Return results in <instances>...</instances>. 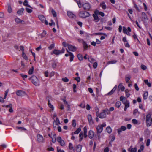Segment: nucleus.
Here are the masks:
<instances>
[{
  "mask_svg": "<svg viewBox=\"0 0 152 152\" xmlns=\"http://www.w3.org/2000/svg\"><path fill=\"white\" fill-rule=\"evenodd\" d=\"M117 88V86H115V87L113 88V89L110 92H109L107 94V95H112L115 91Z\"/></svg>",
  "mask_w": 152,
  "mask_h": 152,
  "instance_id": "nucleus-10",
  "label": "nucleus"
},
{
  "mask_svg": "<svg viewBox=\"0 0 152 152\" xmlns=\"http://www.w3.org/2000/svg\"><path fill=\"white\" fill-rule=\"evenodd\" d=\"M67 14L68 16L70 18H73L75 16V15L70 11H68L67 12Z\"/></svg>",
  "mask_w": 152,
  "mask_h": 152,
  "instance_id": "nucleus-15",
  "label": "nucleus"
},
{
  "mask_svg": "<svg viewBox=\"0 0 152 152\" xmlns=\"http://www.w3.org/2000/svg\"><path fill=\"white\" fill-rule=\"evenodd\" d=\"M16 94L19 96H22L26 95V93L24 91L19 90L16 91Z\"/></svg>",
  "mask_w": 152,
  "mask_h": 152,
  "instance_id": "nucleus-5",
  "label": "nucleus"
},
{
  "mask_svg": "<svg viewBox=\"0 0 152 152\" xmlns=\"http://www.w3.org/2000/svg\"><path fill=\"white\" fill-rule=\"evenodd\" d=\"M77 57L78 59L80 61H82L83 60V57L82 55L80 54H79L77 55Z\"/></svg>",
  "mask_w": 152,
  "mask_h": 152,
  "instance_id": "nucleus-35",
  "label": "nucleus"
},
{
  "mask_svg": "<svg viewBox=\"0 0 152 152\" xmlns=\"http://www.w3.org/2000/svg\"><path fill=\"white\" fill-rule=\"evenodd\" d=\"M106 130L108 133H110L112 132V129L110 126H108L106 128Z\"/></svg>",
  "mask_w": 152,
  "mask_h": 152,
  "instance_id": "nucleus-32",
  "label": "nucleus"
},
{
  "mask_svg": "<svg viewBox=\"0 0 152 152\" xmlns=\"http://www.w3.org/2000/svg\"><path fill=\"white\" fill-rule=\"evenodd\" d=\"M97 62H95L93 63V67L94 69H96L97 67Z\"/></svg>",
  "mask_w": 152,
  "mask_h": 152,
  "instance_id": "nucleus-53",
  "label": "nucleus"
},
{
  "mask_svg": "<svg viewBox=\"0 0 152 152\" xmlns=\"http://www.w3.org/2000/svg\"><path fill=\"white\" fill-rule=\"evenodd\" d=\"M88 120L90 124H93V121L92 120V118L91 115L89 114L88 116Z\"/></svg>",
  "mask_w": 152,
  "mask_h": 152,
  "instance_id": "nucleus-16",
  "label": "nucleus"
},
{
  "mask_svg": "<svg viewBox=\"0 0 152 152\" xmlns=\"http://www.w3.org/2000/svg\"><path fill=\"white\" fill-rule=\"evenodd\" d=\"M79 15L80 18H85L90 16V14L88 12L81 11L80 12Z\"/></svg>",
  "mask_w": 152,
  "mask_h": 152,
  "instance_id": "nucleus-2",
  "label": "nucleus"
},
{
  "mask_svg": "<svg viewBox=\"0 0 152 152\" xmlns=\"http://www.w3.org/2000/svg\"><path fill=\"white\" fill-rule=\"evenodd\" d=\"M82 44L84 49L86 50H87L88 46V45L87 44L86 42L83 41L82 42Z\"/></svg>",
  "mask_w": 152,
  "mask_h": 152,
  "instance_id": "nucleus-18",
  "label": "nucleus"
},
{
  "mask_svg": "<svg viewBox=\"0 0 152 152\" xmlns=\"http://www.w3.org/2000/svg\"><path fill=\"white\" fill-rule=\"evenodd\" d=\"M132 123L134 124H136L138 123L137 121L135 119H133L132 120Z\"/></svg>",
  "mask_w": 152,
  "mask_h": 152,
  "instance_id": "nucleus-56",
  "label": "nucleus"
},
{
  "mask_svg": "<svg viewBox=\"0 0 152 152\" xmlns=\"http://www.w3.org/2000/svg\"><path fill=\"white\" fill-rule=\"evenodd\" d=\"M95 110H96V116H97V115H98V114H99V109L97 107H95Z\"/></svg>",
  "mask_w": 152,
  "mask_h": 152,
  "instance_id": "nucleus-50",
  "label": "nucleus"
},
{
  "mask_svg": "<svg viewBox=\"0 0 152 152\" xmlns=\"http://www.w3.org/2000/svg\"><path fill=\"white\" fill-rule=\"evenodd\" d=\"M130 76L129 75H127L125 77L126 81L127 83L129 82V81L130 79Z\"/></svg>",
  "mask_w": 152,
  "mask_h": 152,
  "instance_id": "nucleus-28",
  "label": "nucleus"
},
{
  "mask_svg": "<svg viewBox=\"0 0 152 152\" xmlns=\"http://www.w3.org/2000/svg\"><path fill=\"white\" fill-rule=\"evenodd\" d=\"M60 145L62 146H64L65 145V142L63 140H62L60 142H59Z\"/></svg>",
  "mask_w": 152,
  "mask_h": 152,
  "instance_id": "nucleus-51",
  "label": "nucleus"
},
{
  "mask_svg": "<svg viewBox=\"0 0 152 152\" xmlns=\"http://www.w3.org/2000/svg\"><path fill=\"white\" fill-rule=\"evenodd\" d=\"M48 104L49 107L51 109L52 111H53L54 110V107L50 103L49 100H48Z\"/></svg>",
  "mask_w": 152,
  "mask_h": 152,
  "instance_id": "nucleus-29",
  "label": "nucleus"
},
{
  "mask_svg": "<svg viewBox=\"0 0 152 152\" xmlns=\"http://www.w3.org/2000/svg\"><path fill=\"white\" fill-rule=\"evenodd\" d=\"M104 2H103L102 3L100 4V5L102 7L104 10L106 8V6L105 4H104Z\"/></svg>",
  "mask_w": 152,
  "mask_h": 152,
  "instance_id": "nucleus-37",
  "label": "nucleus"
},
{
  "mask_svg": "<svg viewBox=\"0 0 152 152\" xmlns=\"http://www.w3.org/2000/svg\"><path fill=\"white\" fill-rule=\"evenodd\" d=\"M99 12V10H96L94 11V13L93 15L94 20L95 22H98L100 20V18H99L98 16Z\"/></svg>",
  "mask_w": 152,
  "mask_h": 152,
  "instance_id": "nucleus-3",
  "label": "nucleus"
},
{
  "mask_svg": "<svg viewBox=\"0 0 152 152\" xmlns=\"http://www.w3.org/2000/svg\"><path fill=\"white\" fill-rule=\"evenodd\" d=\"M73 91L74 92H76V91L75 90L76 88V85L75 84H73Z\"/></svg>",
  "mask_w": 152,
  "mask_h": 152,
  "instance_id": "nucleus-55",
  "label": "nucleus"
},
{
  "mask_svg": "<svg viewBox=\"0 0 152 152\" xmlns=\"http://www.w3.org/2000/svg\"><path fill=\"white\" fill-rule=\"evenodd\" d=\"M29 80H31V82L35 86H39V82L37 77L33 75L29 79Z\"/></svg>",
  "mask_w": 152,
  "mask_h": 152,
  "instance_id": "nucleus-1",
  "label": "nucleus"
},
{
  "mask_svg": "<svg viewBox=\"0 0 152 152\" xmlns=\"http://www.w3.org/2000/svg\"><path fill=\"white\" fill-rule=\"evenodd\" d=\"M125 100V102H126V101H128L127 100L126 98V97H124L123 96H121L120 98V100Z\"/></svg>",
  "mask_w": 152,
  "mask_h": 152,
  "instance_id": "nucleus-40",
  "label": "nucleus"
},
{
  "mask_svg": "<svg viewBox=\"0 0 152 152\" xmlns=\"http://www.w3.org/2000/svg\"><path fill=\"white\" fill-rule=\"evenodd\" d=\"M123 32L124 33H126L127 32V29L125 27H123Z\"/></svg>",
  "mask_w": 152,
  "mask_h": 152,
  "instance_id": "nucleus-59",
  "label": "nucleus"
},
{
  "mask_svg": "<svg viewBox=\"0 0 152 152\" xmlns=\"http://www.w3.org/2000/svg\"><path fill=\"white\" fill-rule=\"evenodd\" d=\"M37 141L39 142H44V139L43 137L40 134L37 135Z\"/></svg>",
  "mask_w": 152,
  "mask_h": 152,
  "instance_id": "nucleus-6",
  "label": "nucleus"
},
{
  "mask_svg": "<svg viewBox=\"0 0 152 152\" xmlns=\"http://www.w3.org/2000/svg\"><path fill=\"white\" fill-rule=\"evenodd\" d=\"M94 133L93 131L90 130L88 132V137L90 139H92L94 136Z\"/></svg>",
  "mask_w": 152,
  "mask_h": 152,
  "instance_id": "nucleus-14",
  "label": "nucleus"
},
{
  "mask_svg": "<svg viewBox=\"0 0 152 152\" xmlns=\"http://www.w3.org/2000/svg\"><path fill=\"white\" fill-rule=\"evenodd\" d=\"M82 7L84 10L88 11L91 8V6L89 3H86L83 4Z\"/></svg>",
  "mask_w": 152,
  "mask_h": 152,
  "instance_id": "nucleus-4",
  "label": "nucleus"
},
{
  "mask_svg": "<svg viewBox=\"0 0 152 152\" xmlns=\"http://www.w3.org/2000/svg\"><path fill=\"white\" fill-rule=\"evenodd\" d=\"M53 54H54L56 55H58L60 54V53L59 50L54 49L53 51V53H51V54L52 55Z\"/></svg>",
  "mask_w": 152,
  "mask_h": 152,
  "instance_id": "nucleus-20",
  "label": "nucleus"
},
{
  "mask_svg": "<svg viewBox=\"0 0 152 152\" xmlns=\"http://www.w3.org/2000/svg\"><path fill=\"white\" fill-rule=\"evenodd\" d=\"M82 145L80 144L76 145V150L77 152H80L82 148Z\"/></svg>",
  "mask_w": 152,
  "mask_h": 152,
  "instance_id": "nucleus-13",
  "label": "nucleus"
},
{
  "mask_svg": "<svg viewBox=\"0 0 152 152\" xmlns=\"http://www.w3.org/2000/svg\"><path fill=\"white\" fill-rule=\"evenodd\" d=\"M126 128L124 126H122L120 129H118V133L120 134L122 132V131H124L126 130Z\"/></svg>",
  "mask_w": 152,
  "mask_h": 152,
  "instance_id": "nucleus-12",
  "label": "nucleus"
},
{
  "mask_svg": "<svg viewBox=\"0 0 152 152\" xmlns=\"http://www.w3.org/2000/svg\"><path fill=\"white\" fill-rule=\"evenodd\" d=\"M151 117V115L149 113L146 116V121H150Z\"/></svg>",
  "mask_w": 152,
  "mask_h": 152,
  "instance_id": "nucleus-31",
  "label": "nucleus"
},
{
  "mask_svg": "<svg viewBox=\"0 0 152 152\" xmlns=\"http://www.w3.org/2000/svg\"><path fill=\"white\" fill-rule=\"evenodd\" d=\"M38 18L39 20L43 23H44L45 20L46 19L42 15H39L38 16Z\"/></svg>",
  "mask_w": 152,
  "mask_h": 152,
  "instance_id": "nucleus-11",
  "label": "nucleus"
},
{
  "mask_svg": "<svg viewBox=\"0 0 152 152\" xmlns=\"http://www.w3.org/2000/svg\"><path fill=\"white\" fill-rule=\"evenodd\" d=\"M79 137H80L79 141L81 142L83 138V134L82 132H81L80 133L79 135Z\"/></svg>",
  "mask_w": 152,
  "mask_h": 152,
  "instance_id": "nucleus-24",
  "label": "nucleus"
},
{
  "mask_svg": "<svg viewBox=\"0 0 152 152\" xmlns=\"http://www.w3.org/2000/svg\"><path fill=\"white\" fill-rule=\"evenodd\" d=\"M28 3V2L27 0H25L24 1V3H23V5L25 6H27L28 7H29L32 9L33 8L32 7H31L30 5L27 4Z\"/></svg>",
  "mask_w": 152,
  "mask_h": 152,
  "instance_id": "nucleus-23",
  "label": "nucleus"
},
{
  "mask_svg": "<svg viewBox=\"0 0 152 152\" xmlns=\"http://www.w3.org/2000/svg\"><path fill=\"white\" fill-rule=\"evenodd\" d=\"M148 95V92L146 91L143 94V99L145 100H146L147 99V97Z\"/></svg>",
  "mask_w": 152,
  "mask_h": 152,
  "instance_id": "nucleus-33",
  "label": "nucleus"
},
{
  "mask_svg": "<svg viewBox=\"0 0 152 152\" xmlns=\"http://www.w3.org/2000/svg\"><path fill=\"white\" fill-rule=\"evenodd\" d=\"M26 10L28 13H31L32 12V10L31 9L26 7L25 8Z\"/></svg>",
  "mask_w": 152,
  "mask_h": 152,
  "instance_id": "nucleus-41",
  "label": "nucleus"
},
{
  "mask_svg": "<svg viewBox=\"0 0 152 152\" xmlns=\"http://www.w3.org/2000/svg\"><path fill=\"white\" fill-rule=\"evenodd\" d=\"M141 68L143 70H145L147 69V67L146 66L143 65L142 64L141 66Z\"/></svg>",
  "mask_w": 152,
  "mask_h": 152,
  "instance_id": "nucleus-47",
  "label": "nucleus"
},
{
  "mask_svg": "<svg viewBox=\"0 0 152 152\" xmlns=\"http://www.w3.org/2000/svg\"><path fill=\"white\" fill-rule=\"evenodd\" d=\"M67 52H68V53H69V55L70 56V62L72 61L73 60V58L74 57V55H73L72 53L69 52L67 49Z\"/></svg>",
  "mask_w": 152,
  "mask_h": 152,
  "instance_id": "nucleus-17",
  "label": "nucleus"
},
{
  "mask_svg": "<svg viewBox=\"0 0 152 152\" xmlns=\"http://www.w3.org/2000/svg\"><path fill=\"white\" fill-rule=\"evenodd\" d=\"M122 87V83H121L119 84V85L118 86V90H120L121 88Z\"/></svg>",
  "mask_w": 152,
  "mask_h": 152,
  "instance_id": "nucleus-61",
  "label": "nucleus"
},
{
  "mask_svg": "<svg viewBox=\"0 0 152 152\" xmlns=\"http://www.w3.org/2000/svg\"><path fill=\"white\" fill-rule=\"evenodd\" d=\"M62 80L64 82H68L69 80V79L66 77L62 78Z\"/></svg>",
  "mask_w": 152,
  "mask_h": 152,
  "instance_id": "nucleus-52",
  "label": "nucleus"
},
{
  "mask_svg": "<svg viewBox=\"0 0 152 152\" xmlns=\"http://www.w3.org/2000/svg\"><path fill=\"white\" fill-rule=\"evenodd\" d=\"M7 11L9 13H10L12 12V9L10 4H8Z\"/></svg>",
  "mask_w": 152,
  "mask_h": 152,
  "instance_id": "nucleus-36",
  "label": "nucleus"
},
{
  "mask_svg": "<svg viewBox=\"0 0 152 152\" xmlns=\"http://www.w3.org/2000/svg\"><path fill=\"white\" fill-rule=\"evenodd\" d=\"M121 105V102L119 101H117L115 104V106L117 108H119Z\"/></svg>",
  "mask_w": 152,
  "mask_h": 152,
  "instance_id": "nucleus-34",
  "label": "nucleus"
},
{
  "mask_svg": "<svg viewBox=\"0 0 152 152\" xmlns=\"http://www.w3.org/2000/svg\"><path fill=\"white\" fill-rule=\"evenodd\" d=\"M125 107L127 108H128L129 107V101H126V103L124 104Z\"/></svg>",
  "mask_w": 152,
  "mask_h": 152,
  "instance_id": "nucleus-43",
  "label": "nucleus"
},
{
  "mask_svg": "<svg viewBox=\"0 0 152 152\" xmlns=\"http://www.w3.org/2000/svg\"><path fill=\"white\" fill-rule=\"evenodd\" d=\"M146 124L147 126L148 127L149 126H151V122L148 121H146Z\"/></svg>",
  "mask_w": 152,
  "mask_h": 152,
  "instance_id": "nucleus-48",
  "label": "nucleus"
},
{
  "mask_svg": "<svg viewBox=\"0 0 152 152\" xmlns=\"http://www.w3.org/2000/svg\"><path fill=\"white\" fill-rule=\"evenodd\" d=\"M24 10L23 8H22L17 11V13L20 15H21Z\"/></svg>",
  "mask_w": 152,
  "mask_h": 152,
  "instance_id": "nucleus-26",
  "label": "nucleus"
},
{
  "mask_svg": "<svg viewBox=\"0 0 152 152\" xmlns=\"http://www.w3.org/2000/svg\"><path fill=\"white\" fill-rule=\"evenodd\" d=\"M144 82L149 87H151V83L150 82H148V80H145Z\"/></svg>",
  "mask_w": 152,
  "mask_h": 152,
  "instance_id": "nucleus-22",
  "label": "nucleus"
},
{
  "mask_svg": "<svg viewBox=\"0 0 152 152\" xmlns=\"http://www.w3.org/2000/svg\"><path fill=\"white\" fill-rule=\"evenodd\" d=\"M51 12L54 17H56V13L53 10H52Z\"/></svg>",
  "mask_w": 152,
  "mask_h": 152,
  "instance_id": "nucleus-44",
  "label": "nucleus"
},
{
  "mask_svg": "<svg viewBox=\"0 0 152 152\" xmlns=\"http://www.w3.org/2000/svg\"><path fill=\"white\" fill-rule=\"evenodd\" d=\"M137 113H138L139 114H140V112H138L137 109H135L133 111V114L134 115H136Z\"/></svg>",
  "mask_w": 152,
  "mask_h": 152,
  "instance_id": "nucleus-46",
  "label": "nucleus"
},
{
  "mask_svg": "<svg viewBox=\"0 0 152 152\" xmlns=\"http://www.w3.org/2000/svg\"><path fill=\"white\" fill-rule=\"evenodd\" d=\"M56 66H57V63H56V62H54L52 64V67L53 68H56Z\"/></svg>",
  "mask_w": 152,
  "mask_h": 152,
  "instance_id": "nucleus-57",
  "label": "nucleus"
},
{
  "mask_svg": "<svg viewBox=\"0 0 152 152\" xmlns=\"http://www.w3.org/2000/svg\"><path fill=\"white\" fill-rule=\"evenodd\" d=\"M22 56L23 57V58L26 60H27L28 58L27 56L24 52H22Z\"/></svg>",
  "mask_w": 152,
  "mask_h": 152,
  "instance_id": "nucleus-30",
  "label": "nucleus"
},
{
  "mask_svg": "<svg viewBox=\"0 0 152 152\" xmlns=\"http://www.w3.org/2000/svg\"><path fill=\"white\" fill-rule=\"evenodd\" d=\"M88 59L89 61L91 63L95 61V60L93 58H89Z\"/></svg>",
  "mask_w": 152,
  "mask_h": 152,
  "instance_id": "nucleus-62",
  "label": "nucleus"
},
{
  "mask_svg": "<svg viewBox=\"0 0 152 152\" xmlns=\"http://www.w3.org/2000/svg\"><path fill=\"white\" fill-rule=\"evenodd\" d=\"M15 21L16 22L18 23H23V22H24L23 20H22L18 18H15Z\"/></svg>",
  "mask_w": 152,
  "mask_h": 152,
  "instance_id": "nucleus-25",
  "label": "nucleus"
},
{
  "mask_svg": "<svg viewBox=\"0 0 152 152\" xmlns=\"http://www.w3.org/2000/svg\"><path fill=\"white\" fill-rule=\"evenodd\" d=\"M57 151L58 152H64V151L63 150L59 149L58 147H57Z\"/></svg>",
  "mask_w": 152,
  "mask_h": 152,
  "instance_id": "nucleus-64",
  "label": "nucleus"
},
{
  "mask_svg": "<svg viewBox=\"0 0 152 152\" xmlns=\"http://www.w3.org/2000/svg\"><path fill=\"white\" fill-rule=\"evenodd\" d=\"M117 62V61L116 60H112L111 61H109L108 62L107 64H115Z\"/></svg>",
  "mask_w": 152,
  "mask_h": 152,
  "instance_id": "nucleus-39",
  "label": "nucleus"
},
{
  "mask_svg": "<svg viewBox=\"0 0 152 152\" xmlns=\"http://www.w3.org/2000/svg\"><path fill=\"white\" fill-rule=\"evenodd\" d=\"M34 70V67L32 66L31 68L30 69L28 72V73L29 75H31L33 74Z\"/></svg>",
  "mask_w": 152,
  "mask_h": 152,
  "instance_id": "nucleus-27",
  "label": "nucleus"
},
{
  "mask_svg": "<svg viewBox=\"0 0 152 152\" xmlns=\"http://www.w3.org/2000/svg\"><path fill=\"white\" fill-rule=\"evenodd\" d=\"M96 131L97 134H99L101 133L102 131L103 128H102V126H100V125H98L96 127Z\"/></svg>",
  "mask_w": 152,
  "mask_h": 152,
  "instance_id": "nucleus-9",
  "label": "nucleus"
},
{
  "mask_svg": "<svg viewBox=\"0 0 152 152\" xmlns=\"http://www.w3.org/2000/svg\"><path fill=\"white\" fill-rule=\"evenodd\" d=\"M20 75L21 76L23 77L24 80V79L25 78H26L27 77V75H23L22 74H21Z\"/></svg>",
  "mask_w": 152,
  "mask_h": 152,
  "instance_id": "nucleus-58",
  "label": "nucleus"
},
{
  "mask_svg": "<svg viewBox=\"0 0 152 152\" xmlns=\"http://www.w3.org/2000/svg\"><path fill=\"white\" fill-rule=\"evenodd\" d=\"M73 127H75L76 126V121L75 119L72 120V124Z\"/></svg>",
  "mask_w": 152,
  "mask_h": 152,
  "instance_id": "nucleus-49",
  "label": "nucleus"
},
{
  "mask_svg": "<svg viewBox=\"0 0 152 152\" xmlns=\"http://www.w3.org/2000/svg\"><path fill=\"white\" fill-rule=\"evenodd\" d=\"M150 141V140L149 139H148L147 140V142H146V146H148L149 145Z\"/></svg>",
  "mask_w": 152,
  "mask_h": 152,
  "instance_id": "nucleus-60",
  "label": "nucleus"
},
{
  "mask_svg": "<svg viewBox=\"0 0 152 152\" xmlns=\"http://www.w3.org/2000/svg\"><path fill=\"white\" fill-rule=\"evenodd\" d=\"M95 34L96 35H103L105 36H107V34L105 33H95Z\"/></svg>",
  "mask_w": 152,
  "mask_h": 152,
  "instance_id": "nucleus-45",
  "label": "nucleus"
},
{
  "mask_svg": "<svg viewBox=\"0 0 152 152\" xmlns=\"http://www.w3.org/2000/svg\"><path fill=\"white\" fill-rule=\"evenodd\" d=\"M137 150V149L136 147L132 148H130L129 149H128V151L130 152H136Z\"/></svg>",
  "mask_w": 152,
  "mask_h": 152,
  "instance_id": "nucleus-21",
  "label": "nucleus"
},
{
  "mask_svg": "<svg viewBox=\"0 0 152 152\" xmlns=\"http://www.w3.org/2000/svg\"><path fill=\"white\" fill-rule=\"evenodd\" d=\"M134 87L135 89L137 91H138L139 90V88L137 83H135L134 84Z\"/></svg>",
  "mask_w": 152,
  "mask_h": 152,
  "instance_id": "nucleus-63",
  "label": "nucleus"
},
{
  "mask_svg": "<svg viewBox=\"0 0 152 152\" xmlns=\"http://www.w3.org/2000/svg\"><path fill=\"white\" fill-rule=\"evenodd\" d=\"M106 111L105 110H103L102 112L100 114H98L97 115V117H99L101 118H104L106 117Z\"/></svg>",
  "mask_w": 152,
  "mask_h": 152,
  "instance_id": "nucleus-7",
  "label": "nucleus"
},
{
  "mask_svg": "<svg viewBox=\"0 0 152 152\" xmlns=\"http://www.w3.org/2000/svg\"><path fill=\"white\" fill-rule=\"evenodd\" d=\"M142 18H143L144 20H145L147 18V15L144 12H142Z\"/></svg>",
  "mask_w": 152,
  "mask_h": 152,
  "instance_id": "nucleus-38",
  "label": "nucleus"
},
{
  "mask_svg": "<svg viewBox=\"0 0 152 152\" xmlns=\"http://www.w3.org/2000/svg\"><path fill=\"white\" fill-rule=\"evenodd\" d=\"M81 130L80 128H79L75 132H72L71 134L72 135H73L74 134H77L81 131Z\"/></svg>",
  "mask_w": 152,
  "mask_h": 152,
  "instance_id": "nucleus-19",
  "label": "nucleus"
},
{
  "mask_svg": "<svg viewBox=\"0 0 152 152\" xmlns=\"http://www.w3.org/2000/svg\"><path fill=\"white\" fill-rule=\"evenodd\" d=\"M69 148L70 150H72L73 148V146L72 145L70 142L69 143Z\"/></svg>",
  "mask_w": 152,
  "mask_h": 152,
  "instance_id": "nucleus-54",
  "label": "nucleus"
},
{
  "mask_svg": "<svg viewBox=\"0 0 152 152\" xmlns=\"http://www.w3.org/2000/svg\"><path fill=\"white\" fill-rule=\"evenodd\" d=\"M54 46H55L54 44V43H53L50 45V46H49L48 47V48L49 50H51L54 48Z\"/></svg>",
  "mask_w": 152,
  "mask_h": 152,
  "instance_id": "nucleus-42",
  "label": "nucleus"
},
{
  "mask_svg": "<svg viewBox=\"0 0 152 152\" xmlns=\"http://www.w3.org/2000/svg\"><path fill=\"white\" fill-rule=\"evenodd\" d=\"M67 46L68 48L70 51H76L77 48L75 46L69 44Z\"/></svg>",
  "mask_w": 152,
  "mask_h": 152,
  "instance_id": "nucleus-8",
  "label": "nucleus"
}]
</instances>
